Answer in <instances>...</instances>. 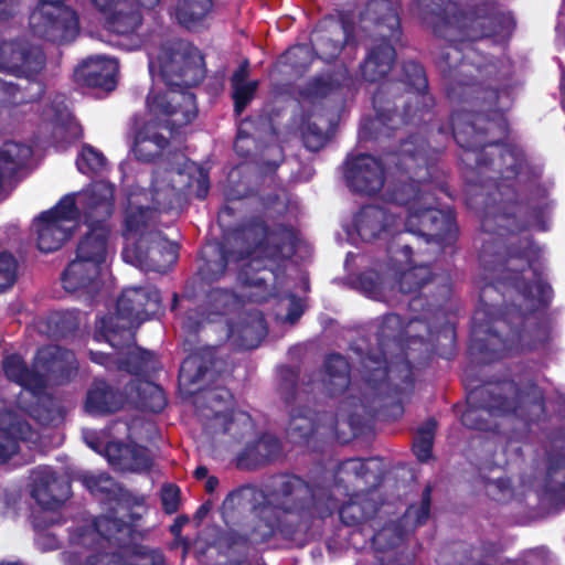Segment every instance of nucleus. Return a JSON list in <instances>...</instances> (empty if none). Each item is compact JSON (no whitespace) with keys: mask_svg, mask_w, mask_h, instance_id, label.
<instances>
[{"mask_svg":"<svg viewBox=\"0 0 565 565\" xmlns=\"http://www.w3.org/2000/svg\"><path fill=\"white\" fill-rule=\"evenodd\" d=\"M114 210V186L105 181L92 183L78 193L67 194L33 223L38 247L43 253L58 249L72 235L81 217L110 216Z\"/></svg>","mask_w":565,"mask_h":565,"instance_id":"obj_6","label":"nucleus"},{"mask_svg":"<svg viewBox=\"0 0 565 565\" xmlns=\"http://www.w3.org/2000/svg\"><path fill=\"white\" fill-rule=\"evenodd\" d=\"M105 457L115 468L124 471H145L151 466L150 452L135 444L109 441L104 446Z\"/></svg>","mask_w":565,"mask_h":565,"instance_id":"obj_23","label":"nucleus"},{"mask_svg":"<svg viewBox=\"0 0 565 565\" xmlns=\"http://www.w3.org/2000/svg\"><path fill=\"white\" fill-rule=\"evenodd\" d=\"M149 72L153 85L147 107L153 119L137 134L134 146L136 157L142 161L152 160L167 146V137L158 131L161 124L171 132L196 117L194 95L183 87L201 82L203 57L190 43L177 41L163 46L158 55L149 53Z\"/></svg>","mask_w":565,"mask_h":565,"instance_id":"obj_2","label":"nucleus"},{"mask_svg":"<svg viewBox=\"0 0 565 565\" xmlns=\"http://www.w3.org/2000/svg\"><path fill=\"white\" fill-rule=\"evenodd\" d=\"M280 452V444L273 435H264L253 447L246 451V456L256 463H263L276 458Z\"/></svg>","mask_w":565,"mask_h":565,"instance_id":"obj_40","label":"nucleus"},{"mask_svg":"<svg viewBox=\"0 0 565 565\" xmlns=\"http://www.w3.org/2000/svg\"><path fill=\"white\" fill-rule=\"evenodd\" d=\"M76 166L79 172L84 174H99L106 170L107 161L102 152L90 146H84Z\"/></svg>","mask_w":565,"mask_h":565,"instance_id":"obj_39","label":"nucleus"},{"mask_svg":"<svg viewBox=\"0 0 565 565\" xmlns=\"http://www.w3.org/2000/svg\"><path fill=\"white\" fill-rule=\"evenodd\" d=\"M122 404L121 394L113 391L104 381H95L87 392L85 411L92 415H104L118 411Z\"/></svg>","mask_w":565,"mask_h":565,"instance_id":"obj_31","label":"nucleus"},{"mask_svg":"<svg viewBox=\"0 0 565 565\" xmlns=\"http://www.w3.org/2000/svg\"><path fill=\"white\" fill-rule=\"evenodd\" d=\"M145 392H147L150 395V401H143V406L150 409L153 413H158L163 409L166 406V398L163 395V392L160 387L157 385H153L151 383L145 384Z\"/></svg>","mask_w":565,"mask_h":565,"instance_id":"obj_56","label":"nucleus"},{"mask_svg":"<svg viewBox=\"0 0 565 565\" xmlns=\"http://www.w3.org/2000/svg\"><path fill=\"white\" fill-rule=\"evenodd\" d=\"M372 493L355 494L350 501L340 508V519L347 525H355L371 516L376 511V504L371 497Z\"/></svg>","mask_w":565,"mask_h":565,"instance_id":"obj_33","label":"nucleus"},{"mask_svg":"<svg viewBox=\"0 0 565 565\" xmlns=\"http://www.w3.org/2000/svg\"><path fill=\"white\" fill-rule=\"evenodd\" d=\"M405 81L412 87L408 93L407 105L405 107V116H412V122L417 124L431 106V97L426 93L427 81L423 67L415 63L408 62L404 65Z\"/></svg>","mask_w":565,"mask_h":565,"instance_id":"obj_22","label":"nucleus"},{"mask_svg":"<svg viewBox=\"0 0 565 565\" xmlns=\"http://www.w3.org/2000/svg\"><path fill=\"white\" fill-rule=\"evenodd\" d=\"M312 504L320 518H324L338 508V503L332 497H328L324 501V494L312 492Z\"/></svg>","mask_w":565,"mask_h":565,"instance_id":"obj_58","label":"nucleus"},{"mask_svg":"<svg viewBox=\"0 0 565 565\" xmlns=\"http://www.w3.org/2000/svg\"><path fill=\"white\" fill-rule=\"evenodd\" d=\"M46 323L47 330H45V332L50 337H64L76 327L72 312L53 313L47 318ZM40 329L42 332H44L42 327Z\"/></svg>","mask_w":565,"mask_h":565,"instance_id":"obj_46","label":"nucleus"},{"mask_svg":"<svg viewBox=\"0 0 565 565\" xmlns=\"http://www.w3.org/2000/svg\"><path fill=\"white\" fill-rule=\"evenodd\" d=\"M374 108H377V105H374ZM376 118L374 120V125L381 124L383 126H387L388 128H396L401 122L412 121V116H405V111L403 115H399L395 111L384 113L380 109H376Z\"/></svg>","mask_w":565,"mask_h":565,"instance_id":"obj_57","label":"nucleus"},{"mask_svg":"<svg viewBox=\"0 0 565 565\" xmlns=\"http://www.w3.org/2000/svg\"><path fill=\"white\" fill-rule=\"evenodd\" d=\"M44 65L43 53L38 47H28L22 42L3 43L0 46V70L18 77H30Z\"/></svg>","mask_w":565,"mask_h":565,"instance_id":"obj_18","label":"nucleus"},{"mask_svg":"<svg viewBox=\"0 0 565 565\" xmlns=\"http://www.w3.org/2000/svg\"><path fill=\"white\" fill-rule=\"evenodd\" d=\"M79 478L84 487L93 494L110 493L115 486L113 479L105 473H83Z\"/></svg>","mask_w":565,"mask_h":565,"instance_id":"obj_48","label":"nucleus"},{"mask_svg":"<svg viewBox=\"0 0 565 565\" xmlns=\"http://www.w3.org/2000/svg\"><path fill=\"white\" fill-rule=\"evenodd\" d=\"M344 178L352 191L373 195L384 186L385 170L376 158L359 154L347 160Z\"/></svg>","mask_w":565,"mask_h":565,"instance_id":"obj_16","label":"nucleus"},{"mask_svg":"<svg viewBox=\"0 0 565 565\" xmlns=\"http://www.w3.org/2000/svg\"><path fill=\"white\" fill-rule=\"evenodd\" d=\"M130 531L131 529L127 523L104 515L96 520L93 527L74 536L73 540L78 545L86 546L96 541L97 544L104 546V543L119 542L120 536L129 534Z\"/></svg>","mask_w":565,"mask_h":565,"instance_id":"obj_29","label":"nucleus"},{"mask_svg":"<svg viewBox=\"0 0 565 565\" xmlns=\"http://www.w3.org/2000/svg\"><path fill=\"white\" fill-rule=\"evenodd\" d=\"M484 390H476L469 394V407L463 412L461 416L462 424L467 427L486 430L489 428L488 424L483 420V415L499 416L509 412H518V406L512 402L503 399L501 396H495L492 401L481 407H476L473 403L482 396Z\"/></svg>","mask_w":565,"mask_h":565,"instance_id":"obj_27","label":"nucleus"},{"mask_svg":"<svg viewBox=\"0 0 565 565\" xmlns=\"http://www.w3.org/2000/svg\"><path fill=\"white\" fill-rule=\"evenodd\" d=\"M206 317H202L198 319L196 316H199L198 312H191L186 316L184 319V328H186L189 331H196L205 321L212 322L209 317V310L205 308ZM202 316H205V312H202Z\"/></svg>","mask_w":565,"mask_h":565,"instance_id":"obj_60","label":"nucleus"},{"mask_svg":"<svg viewBox=\"0 0 565 565\" xmlns=\"http://www.w3.org/2000/svg\"><path fill=\"white\" fill-rule=\"evenodd\" d=\"M17 278V260L11 254L0 253V291L13 286Z\"/></svg>","mask_w":565,"mask_h":565,"instance_id":"obj_49","label":"nucleus"},{"mask_svg":"<svg viewBox=\"0 0 565 565\" xmlns=\"http://www.w3.org/2000/svg\"><path fill=\"white\" fill-rule=\"evenodd\" d=\"M236 245L248 244L245 252H227L218 248V259H207L201 273L205 280L221 277L231 262H242L238 280L250 291L246 292L252 301H265L271 296L274 287L279 279L281 263L296 250L297 235L291 228L279 226L270 232L262 224L244 227L227 238Z\"/></svg>","mask_w":565,"mask_h":565,"instance_id":"obj_4","label":"nucleus"},{"mask_svg":"<svg viewBox=\"0 0 565 565\" xmlns=\"http://www.w3.org/2000/svg\"><path fill=\"white\" fill-rule=\"evenodd\" d=\"M161 500L166 512H175L179 503V489L172 484L164 486L161 492Z\"/></svg>","mask_w":565,"mask_h":565,"instance_id":"obj_59","label":"nucleus"},{"mask_svg":"<svg viewBox=\"0 0 565 565\" xmlns=\"http://www.w3.org/2000/svg\"><path fill=\"white\" fill-rule=\"evenodd\" d=\"M430 186L425 183H403L387 193L393 204L387 209L375 205L362 207L353 218V231L348 236L353 244L358 239L372 242L387 238L403 231L428 235L440 244H450L457 235V226L450 211L435 209Z\"/></svg>","mask_w":565,"mask_h":565,"instance_id":"obj_3","label":"nucleus"},{"mask_svg":"<svg viewBox=\"0 0 565 565\" xmlns=\"http://www.w3.org/2000/svg\"><path fill=\"white\" fill-rule=\"evenodd\" d=\"M377 468L379 462L374 459L352 458L340 466L339 478L340 480L364 479L365 483L375 482L377 480Z\"/></svg>","mask_w":565,"mask_h":565,"instance_id":"obj_36","label":"nucleus"},{"mask_svg":"<svg viewBox=\"0 0 565 565\" xmlns=\"http://www.w3.org/2000/svg\"><path fill=\"white\" fill-rule=\"evenodd\" d=\"M279 306L282 309H287L286 316L278 313L284 321L288 323H295L303 312L302 300L292 295H286L279 298Z\"/></svg>","mask_w":565,"mask_h":565,"instance_id":"obj_51","label":"nucleus"},{"mask_svg":"<svg viewBox=\"0 0 565 565\" xmlns=\"http://www.w3.org/2000/svg\"><path fill=\"white\" fill-rule=\"evenodd\" d=\"M331 90H332L331 83L320 79V81H317L316 83H313V85L310 89V95L313 97H322V96L328 95Z\"/></svg>","mask_w":565,"mask_h":565,"instance_id":"obj_61","label":"nucleus"},{"mask_svg":"<svg viewBox=\"0 0 565 565\" xmlns=\"http://www.w3.org/2000/svg\"><path fill=\"white\" fill-rule=\"evenodd\" d=\"M118 62L113 57L90 56L77 70V76L89 87L111 90L116 85Z\"/></svg>","mask_w":565,"mask_h":565,"instance_id":"obj_25","label":"nucleus"},{"mask_svg":"<svg viewBox=\"0 0 565 565\" xmlns=\"http://www.w3.org/2000/svg\"><path fill=\"white\" fill-rule=\"evenodd\" d=\"M247 63L242 64L232 76L233 98L237 114H241L252 100L258 86L257 81H247Z\"/></svg>","mask_w":565,"mask_h":565,"instance_id":"obj_35","label":"nucleus"},{"mask_svg":"<svg viewBox=\"0 0 565 565\" xmlns=\"http://www.w3.org/2000/svg\"><path fill=\"white\" fill-rule=\"evenodd\" d=\"M161 0H89L92 6L105 19L108 29L120 35L118 42L126 50H136L143 44V40L136 34L141 23L139 7L152 9Z\"/></svg>","mask_w":565,"mask_h":565,"instance_id":"obj_13","label":"nucleus"},{"mask_svg":"<svg viewBox=\"0 0 565 565\" xmlns=\"http://www.w3.org/2000/svg\"><path fill=\"white\" fill-rule=\"evenodd\" d=\"M544 555H545V551L543 548L532 551L527 554L524 563L526 565H543L544 564Z\"/></svg>","mask_w":565,"mask_h":565,"instance_id":"obj_64","label":"nucleus"},{"mask_svg":"<svg viewBox=\"0 0 565 565\" xmlns=\"http://www.w3.org/2000/svg\"><path fill=\"white\" fill-rule=\"evenodd\" d=\"M487 316L486 310H478L473 317V334L479 339L480 334L487 333V339L484 344H475L476 348L487 354L488 352L493 353L494 358H500L505 355L509 352H518L523 351L525 349L535 348V343L525 342L527 338V333L520 332L518 330H511V333L507 339H501V337L497 333L490 332L488 326L483 323V318ZM488 361L492 360V356L487 359Z\"/></svg>","mask_w":565,"mask_h":565,"instance_id":"obj_20","label":"nucleus"},{"mask_svg":"<svg viewBox=\"0 0 565 565\" xmlns=\"http://www.w3.org/2000/svg\"><path fill=\"white\" fill-rule=\"evenodd\" d=\"M349 363L339 355H330L324 364L323 379L319 383V388L330 395L343 392L349 385Z\"/></svg>","mask_w":565,"mask_h":565,"instance_id":"obj_32","label":"nucleus"},{"mask_svg":"<svg viewBox=\"0 0 565 565\" xmlns=\"http://www.w3.org/2000/svg\"><path fill=\"white\" fill-rule=\"evenodd\" d=\"M531 254L532 250L526 248L519 256H510L504 265L494 269L501 275L494 288H514L522 299V306L529 311L546 306L551 299L550 286L537 277L531 266Z\"/></svg>","mask_w":565,"mask_h":565,"instance_id":"obj_11","label":"nucleus"},{"mask_svg":"<svg viewBox=\"0 0 565 565\" xmlns=\"http://www.w3.org/2000/svg\"><path fill=\"white\" fill-rule=\"evenodd\" d=\"M394 530L390 526V527H384L383 530H381L380 532H377L374 537H373V543L376 547L379 548H384L386 547L384 542L386 541V539L391 537V535L393 534Z\"/></svg>","mask_w":565,"mask_h":565,"instance_id":"obj_63","label":"nucleus"},{"mask_svg":"<svg viewBox=\"0 0 565 565\" xmlns=\"http://www.w3.org/2000/svg\"><path fill=\"white\" fill-rule=\"evenodd\" d=\"M2 369L8 380L36 399V405L26 409L36 420L43 425H56L63 419L60 405L42 393L49 383H63L76 372L77 363L73 352L46 345L38 351L32 370L17 354L4 358Z\"/></svg>","mask_w":565,"mask_h":565,"instance_id":"obj_5","label":"nucleus"},{"mask_svg":"<svg viewBox=\"0 0 565 565\" xmlns=\"http://www.w3.org/2000/svg\"><path fill=\"white\" fill-rule=\"evenodd\" d=\"M152 354L140 349H131L127 353L126 361H119V369L129 373H143L153 369Z\"/></svg>","mask_w":565,"mask_h":565,"instance_id":"obj_43","label":"nucleus"},{"mask_svg":"<svg viewBox=\"0 0 565 565\" xmlns=\"http://www.w3.org/2000/svg\"><path fill=\"white\" fill-rule=\"evenodd\" d=\"M371 10L385 12L381 21V34L385 38L379 46L372 49L361 66L363 77L375 82L385 76L391 70L395 52L390 40L398 36L399 19L396 8L387 0L371 3Z\"/></svg>","mask_w":565,"mask_h":565,"instance_id":"obj_15","label":"nucleus"},{"mask_svg":"<svg viewBox=\"0 0 565 565\" xmlns=\"http://www.w3.org/2000/svg\"><path fill=\"white\" fill-rule=\"evenodd\" d=\"M435 429L436 423L429 419L417 430L413 443V450L420 461H426L431 456Z\"/></svg>","mask_w":565,"mask_h":565,"instance_id":"obj_41","label":"nucleus"},{"mask_svg":"<svg viewBox=\"0 0 565 565\" xmlns=\"http://www.w3.org/2000/svg\"><path fill=\"white\" fill-rule=\"evenodd\" d=\"M106 275L107 273L99 269L94 263L75 257L64 270L62 282L65 290L70 292L79 290L93 292L99 288L100 281Z\"/></svg>","mask_w":565,"mask_h":565,"instance_id":"obj_24","label":"nucleus"},{"mask_svg":"<svg viewBox=\"0 0 565 565\" xmlns=\"http://www.w3.org/2000/svg\"><path fill=\"white\" fill-rule=\"evenodd\" d=\"M211 0H179L174 15L186 29H196L209 13Z\"/></svg>","mask_w":565,"mask_h":565,"instance_id":"obj_34","label":"nucleus"},{"mask_svg":"<svg viewBox=\"0 0 565 565\" xmlns=\"http://www.w3.org/2000/svg\"><path fill=\"white\" fill-rule=\"evenodd\" d=\"M173 163L156 169L149 191L136 186L127 196L122 258L145 270L163 273L178 259V246L156 230L158 214L170 209L183 189L195 186L201 199L209 191L204 168L182 153L173 156Z\"/></svg>","mask_w":565,"mask_h":565,"instance_id":"obj_1","label":"nucleus"},{"mask_svg":"<svg viewBox=\"0 0 565 565\" xmlns=\"http://www.w3.org/2000/svg\"><path fill=\"white\" fill-rule=\"evenodd\" d=\"M342 45L339 41L332 39L319 38L315 40V50L321 58L326 61L333 60L341 51Z\"/></svg>","mask_w":565,"mask_h":565,"instance_id":"obj_54","label":"nucleus"},{"mask_svg":"<svg viewBox=\"0 0 565 565\" xmlns=\"http://www.w3.org/2000/svg\"><path fill=\"white\" fill-rule=\"evenodd\" d=\"M61 1L40 0L30 15V26L35 35L57 43L70 42L77 36L78 18L74 10Z\"/></svg>","mask_w":565,"mask_h":565,"instance_id":"obj_14","label":"nucleus"},{"mask_svg":"<svg viewBox=\"0 0 565 565\" xmlns=\"http://www.w3.org/2000/svg\"><path fill=\"white\" fill-rule=\"evenodd\" d=\"M0 87L4 94H8L12 98L11 103L13 104L29 103L42 93V84L39 82H28V86L23 87L24 90L30 92L28 97L26 94L21 90L22 87L20 84L0 79Z\"/></svg>","mask_w":565,"mask_h":565,"instance_id":"obj_42","label":"nucleus"},{"mask_svg":"<svg viewBox=\"0 0 565 565\" xmlns=\"http://www.w3.org/2000/svg\"><path fill=\"white\" fill-rule=\"evenodd\" d=\"M109 217L102 221L97 217H81V221L87 224L89 233L79 242L76 250V257L94 263L105 273L108 270L107 259L110 253L109 226L106 223Z\"/></svg>","mask_w":565,"mask_h":565,"instance_id":"obj_19","label":"nucleus"},{"mask_svg":"<svg viewBox=\"0 0 565 565\" xmlns=\"http://www.w3.org/2000/svg\"><path fill=\"white\" fill-rule=\"evenodd\" d=\"M267 333L265 320L259 312L249 313L237 326H226V337L239 349H254Z\"/></svg>","mask_w":565,"mask_h":565,"instance_id":"obj_30","label":"nucleus"},{"mask_svg":"<svg viewBox=\"0 0 565 565\" xmlns=\"http://www.w3.org/2000/svg\"><path fill=\"white\" fill-rule=\"evenodd\" d=\"M163 555L160 551L141 546L137 548L132 564L134 565H161Z\"/></svg>","mask_w":565,"mask_h":565,"instance_id":"obj_55","label":"nucleus"},{"mask_svg":"<svg viewBox=\"0 0 565 565\" xmlns=\"http://www.w3.org/2000/svg\"><path fill=\"white\" fill-rule=\"evenodd\" d=\"M238 299L227 290L213 289L206 299L207 319L218 321L221 317L238 307Z\"/></svg>","mask_w":565,"mask_h":565,"instance_id":"obj_37","label":"nucleus"},{"mask_svg":"<svg viewBox=\"0 0 565 565\" xmlns=\"http://www.w3.org/2000/svg\"><path fill=\"white\" fill-rule=\"evenodd\" d=\"M425 20L437 36L449 42L461 41L465 38L475 40L490 35L504 36L514 26L512 15L494 12L491 3H483L482 8L473 13L462 14L456 3L447 2L444 9L431 12Z\"/></svg>","mask_w":565,"mask_h":565,"instance_id":"obj_8","label":"nucleus"},{"mask_svg":"<svg viewBox=\"0 0 565 565\" xmlns=\"http://www.w3.org/2000/svg\"><path fill=\"white\" fill-rule=\"evenodd\" d=\"M31 495L43 509H55L70 495V484L49 467L32 470Z\"/></svg>","mask_w":565,"mask_h":565,"instance_id":"obj_21","label":"nucleus"},{"mask_svg":"<svg viewBox=\"0 0 565 565\" xmlns=\"http://www.w3.org/2000/svg\"><path fill=\"white\" fill-rule=\"evenodd\" d=\"M397 166L406 170L427 163V151L423 140L411 139L402 145L397 156Z\"/></svg>","mask_w":565,"mask_h":565,"instance_id":"obj_38","label":"nucleus"},{"mask_svg":"<svg viewBox=\"0 0 565 565\" xmlns=\"http://www.w3.org/2000/svg\"><path fill=\"white\" fill-rule=\"evenodd\" d=\"M206 374L207 370L202 369L199 365V359L196 355L188 356L181 364V380L195 383L203 380L206 376Z\"/></svg>","mask_w":565,"mask_h":565,"instance_id":"obj_50","label":"nucleus"},{"mask_svg":"<svg viewBox=\"0 0 565 565\" xmlns=\"http://www.w3.org/2000/svg\"><path fill=\"white\" fill-rule=\"evenodd\" d=\"M422 331L430 334L431 330L425 321L412 319L406 326L399 316L391 313L384 317L379 332L377 342L384 360L371 354L363 358L360 371L365 382L380 385L384 380L409 382L412 367L409 364L412 345L424 347Z\"/></svg>","mask_w":565,"mask_h":565,"instance_id":"obj_7","label":"nucleus"},{"mask_svg":"<svg viewBox=\"0 0 565 565\" xmlns=\"http://www.w3.org/2000/svg\"><path fill=\"white\" fill-rule=\"evenodd\" d=\"M302 138L306 148L311 151L320 150L328 140V134L323 127H319L317 121L308 122L302 128Z\"/></svg>","mask_w":565,"mask_h":565,"instance_id":"obj_47","label":"nucleus"},{"mask_svg":"<svg viewBox=\"0 0 565 565\" xmlns=\"http://www.w3.org/2000/svg\"><path fill=\"white\" fill-rule=\"evenodd\" d=\"M430 488L427 487L423 493L422 503L418 507H409L405 513L406 522L413 521L415 525L425 522L429 515Z\"/></svg>","mask_w":565,"mask_h":565,"instance_id":"obj_52","label":"nucleus"},{"mask_svg":"<svg viewBox=\"0 0 565 565\" xmlns=\"http://www.w3.org/2000/svg\"><path fill=\"white\" fill-rule=\"evenodd\" d=\"M313 60L312 50L309 45L299 44L290 47L281 57V63L299 72L307 68Z\"/></svg>","mask_w":565,"mask_h":565,"instance_id":"obj_45","label":"nucleus"},{"mask_svg":"<svg viewBox=\"0 0 565 565\" xmlns=\"http://www.w3.org/2000/svg\"><path fill=\"white\" fill-rule=\"evenodd\" d=\"M160 308V295L157 288H126L117 302L116 316L102 318L96 324L95 340L117 348L131 339V329L157 313Z\"/></svg>","mask_w":565,"mask_h":565,"instance_id":"obj_9","label":"nucleus"},{"mask_svg":"<svg viewBox=\"0 0 565 565\" xmlns=\"http://www.w3.org/2000/svg\"><path fill=\"white\" fill-rule=\"evenodd\" d=\"M315 429L310 412H292L290 415L288 435L295 441L306 439Z\"/></svg>","mask_w":565,"mask_h":565,"instance_id":"obj_44","label":"nucleus"},{"mask_svg":"<svg viewBox=\"0 0 565 565\" xmlns=\"http://www.w3.org/2000/svg\"><path fill=\"white\" fill-rule=\"evenodd\" d=\"M495 220L501 227H507L511 232H513L515 228H520V226L516 224V217L511 216L508 213L498 215Z\"/></svg>","mask_w":565,"mask_h":565,"instance_id":"obj_62","label":"nucleus"},{"mask_svg":"<svg viewBox=\"0 0 565 565\" xmlns=\"http://www.w3.org/2000/svg\"><path fill=\"white\" fill-rule=\"evenodd\" d=\"M500 154L503 163L505 164V178L510 179L511 177L519 175L523 164L522 154L513 149L500 151Z\"/></svg>","mask_w":565,"mask_h":565,"instance_id":"obj_53","label":"nucleus"},{"mask_svg":"<svg viewBox=\"0 0 565 565\" xmlns=\"http://www.w3.org/2000/svg\"><path fill=\"white\" fill-rule=\"evenodd\" d=\"M278 484L282 493L281 505L274 504V500L269 499L264 505L255 509L257 521L246 537L252 544L267 541L280 529L282 514L297 512L300 507L296 504V500L309 493L308 486L298 477L279 478Z\"/></svg>","mask_w":565,"mask_h":565,"instance_id":"obj_12","label":"nucleus"},{"mask_svg":"<svg viewBox=\"0 0 565 565\" xmlns=\"http://www.w3.org/2000/svg\"><path fill=\"white\" fill-rule=\"evenodd\" d=\"M44 120L46 128L52 132V142L60 148L82 136L79 124L62 102L50 106L44 111Z\"/></svg>","mask_w":565,"mask_h":565,"instance_id":"obj_26","label":"nucleus"},{"mask_svg":"<svg viewBox=\"0 0 565 565\" xmlns=\"http://www.w3.org/2000/svg\"><path fill=\"white\" fill-rule=\"evenodd\" d=\"M205 398L212 404L213 418L211 427L215 431L228 433L234 438H241L252 431L253 422L247 413L227 408V404L232 398L227 390L222 388L209 392Z\"/></svg>","mask_w":565,"mask_h":565,"instance_id":"obj_17","label":"nucleus"},{"mask_svg":"<svg viewBox=\"0 0 565 565\" xmlns=\"http://www.w3.org/2000/svg\"><path fill=\"white\" fill-rule=\"evenodd\" d=\"M391 265L385 274L374 269L363 273L359 288L372 299H385L386 291L398 280L401 291L407 294L420 288L430 277L428 267L411 266V248L407 244L391 246Z\"/></svg>","mask_w":565,"mask_h":565,"instance_id":"obj_10","label":"nucleus"},{"mask_svg":"<svg viewBox=\"0 0 565 565\" xmlns=\"http://www.w3.org/2000/svg\"><path fill=\"white\" fill-rule=\"evenodd\" d=\"M30 425L9 412L0 416V463L6 462L19 449V440H32Z\"/></svg>","mask_w":565,"mask_h":565,"instance_id":"obj_28","label":"nucleus"}]
</instances>
